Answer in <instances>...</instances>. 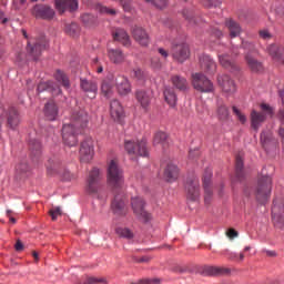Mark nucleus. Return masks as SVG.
<instances>
[{
	"instance_id": "obj_37",
	"label": "nucleus",
	"mask_w": 284,
	"mask_h": 284,
	"mask_svg": "<svg viewBox=\"0 0 284 284\" xmlns=\"http://www.w3.org/2000/svg\"><path fill=\"white\" fill-rule=\"evenodd\" d=\"M163 94H164V99H165L166 103L171 108H174L176 105V101H178L176 92L174 91V88L165 87Z\"/></svg>"
},
{
	"instance_id": "obj_42",
	"label": "nucleus",
	"mask_w": 284,
	"mask_h": 284,
	"mask_svg": "<svg viewBox=\"0 0 284 284\" xmlns=\"http://www.w3.org/2000/svg\"><path fill=\"white\" fill-rule=\"evenodd\" d=\"M216 114L220 121H227V119H230V109L227 105L219 103Z\"/></svg>"
},
{
	"instance_id": "obj_36",
	"label": "nucleus",
	"mask_w": 284,
	"mask_h": 284,
	"mask_svg": "<svg viewBox=\"0 0 284 284\" xmlns=\"http://www.w3.org/2000/svg\"><path fill=\"white\" fill-rule=\"evenodd\" d=\"M171 83L176 88V90H180V92H185V90L190 88L187 80L181 75H172Z\"/></svg>"
},
{
	"instance_id": "obj_7",
	"label": "nucleus",
	"mask_w": 284,
	"mask_h": 284,
	"mask_svg": "<svg viewBox=\"0 0 284 284\" xmlns=\"http://www.w3.org/2000/svg\"><path fill=\"white\" fill-rule=\"evenodd\" d=\"M191 79V83L196 92H202L204 94L214 92V83H212V81L202 72L193 73Z\"/></svg>"
},
{
	"instance_id": "obj_19",
	"label": "nucleus",
	"mask_w": 284,
	"mask_h": 284,
	"mask_svg": "<svg viewBox=\"0 0 284 284\" xmlns=\"http://www.w3.org/2000/svg\"><path fill=\"white\" fill-rule=\"evenodd\" d=\"M202 181L204 187V203L210 204L212 201V169H206L204 171Z\"/></svg>"
},
{
	"instance_id": "obj_39",
	"label": "nucleus",
	"mask_w": 284,
	"mask_h": 284,
	"mask_svg": "<svg viewBox=\"0 0 284 284\" xmlns=\"http://www.w3.org/2000/svg\"><path fill=\"white\" fill-rule=\"evenodd\" d=\"M153 145H161V148H168V133L158 131L153 138Z\"/></svg>"
},
{
	"instance_id": "obj_22",
	"label": "nucleus",
	"mask_w": 284,
	"mask_h": 284,
	"mask_svg": "<svg viewBox=\"0 0 284 284\" xmlns=\"http://www.w3.org/2000/svg\"><path fill=\"white\" fill-rule=\"evenodd\" d=\"M115 85L121 97H125L132 92V85H130V80L125 75H118L115 78Z\"/></svg>"
},
{
	"instance_id": "obj_53",
	"label": "nucleus",
	"mask_w": 284,
	"mask_h": 284,
	"mask_svg": "<svg viewBox=\"0 0 284 284\" xmlns=\"http://www.w3.org/2000/svg\"><path fill=\"white\" fill-rule=\"evenodd\" d=\"M160 283H161V278L154 277V278H142L132 284H160Z\"/></svg>"
},
{
	"instance_id": "obj_41",
	"label": "nucleus",
	"mask_w": 284,
	"mask_h": 284,
	"mask_svg": "<svg viewBox=\"0 0 284 284\" xmlns=\"http://www.w3.org/2000/svg\"><path fill=\"white\" fill-rule=\"evenodd\" d=\"M245 59L252 72H261V70H263V64L258 62V60L254 59V57L247 54Z\"/></svg>"
},
{
	"instance_id": "obj_32",
	"label": "nucleus",
	"mask_w": 284,
	"mask_h": 284,
	"mask_svg": "<svg viewBox=\"0 0 284 284\" xmlns=\"http://www.w3.org/2000/svg\"><path fill=\"white\" fill-rule=\"evenodd\" d=\"M80 88L83 90V92H90L91 99H94L97 95V91L99 90V87L97 85V82L88 79H81L80 80Z\"/></svg>"
},
{
	"instance_id": "obj_1",
	"label": "nucleus",
	"mask_w": 284,
	"mask_h": 284,
	"mask_svg": "<svg viewBox=\"0 0 284 284\" xmlns=\"http://www.w3.org/2000/svg\"><path fill=\"white\" fill-rule=\"evenodd\" d=\"M90 121V115L85 109L75 108L71 114V123L64 124L62 126V140L64 145L69 148H74L79 140L77 139V134L88 128V123Z\"/></svg>"
},
{
	"instance_id": "obj_64",
	"label": "nucleus",
	"mask_w": 284,
	"mask_h": 284,
	"mask_svg": "<svg viewBox=\"0 0 284 284\" xmlns=\"http://www.w3.org/2000/svg\"><path fill=\"white\" fill-rule=\"evenodd\" d=\"M159 54L162 57V59H168L170 57V52L163 48L158 49Z\"/></svg>"
},
{
	"instance_id": "obj_43",
	"label": "nucleus",
	"mask_w": 284,
	"mask_h": 284,
	"mask_svg": "<svg viewBox=\"0 0 284 284\" xmlns=\"http://www.w3.org/2000/svg\"><path fill=\"white\" fill-rule=\"evenodd\" d=\"M54 77L59 83H62L63 88H67V89L70 88V80L68 79V75L63 73V71L58 70Z\"/></svg>"
},
{
	"instance_id": "obj_60",
	"label": "nucleus",
	"mask_w": 284,
	"mask_h": 284,
	"mask_svg": "<svg viewBox=\"0 0 284 284\" xmlns=\"http://www.w3.org/2000/svg\"><path fill=\"white\" fill-rule=\"evenodd\" d=\"M212 37H215V39H221L223 37V31L219 28H212L211 29Z\"/></svg>"
},
{
	"instance_id": "obj_4",
	"label": "nucleus",
	"mask_w": 284,
	"mask_h": 284,
	"mask_svg": "<svg viewBox=\"0 0 284 284\" xmlns=\"http://www.w3.org/2000/svg\"><path fill=\"white\" fill-rule=\"evenodd\" d=\"M47 174H49L50 176H54V174H60L63 181L77 180V174L71 173L69 170H63V168L61 166V160L57 155H53L48 160Z\"/></svg>"
},
{
	"instance_id": "obj_24",
	"label": "nucleus",
	"mask_w": 284,
	"mask_h": 284,
	"mask_svg": "<svg viewBox=\"0 0 284 284\" xmlns=\"http://www.w3.org/2000/svg\"><path fill=\"white\" fill-rule=\"evenodd\" d=\"M29 152L33 163H39V161H41V154H42L41 142L37 139H31L29 141Z\"/></svg>"
},
{
	"instance_id": "obj_18",
	"label": "nucleus",
	"mask_w": 284,
	"mask_h": 284,
	"mask_svg": "<svg viewBox=\"0 0 284 284\" xmlns=\"http://www.w3.org/2000/svg\"><path fill=\"white\" fill-rule=\"evenodd\" d=\"M217 83L222 88L223 92L229 97L236 92V84L234 83V80H232V78H230L227 74L219 75Z\"/></svg>"
},
{
	"instance_id": "obj_27",
	"label": "nucleus",
	"mask_w": 284,
	"mask_h": 284,
	"mask_svg": "<svg viewBox=\"0 0 284 284\" xmlns=\"http://www.w3.org/2000/svg\"><path fill=\"white\" fill-rule=\"evenodd\" d=\"M200 65L206 74H214L216 72V62L207 54H203L200 58Z\"/></svg>"
},
{
	"instance_id": "obj_35",
	"label": "nucleus",
	"mask_w": 284,
	"mask_h": 284,
	"mask_svg": "<svg viewBox=\"0 0 284 284\" xmlns=\"http://www.w3.org/2000/svg\"><path fill=\"white\" fill-rule=\"evenodd\" d=\"M164 179L169 182L176 181L179 179V166L174 163H169L164 170Z\"/></svg>"
},
{
	"instance_id": "obj_6",
	"label": "nucleus",
	"mask_w": 284,
	"mask_h": 284,
	"mask_svg": "<svg viewBox=\"0 0 284 284\" xmlns=\"http://www.w3.org/2000/svg\"><path fill=\"white\" fill-rule=\"evenodd\" d=\"M261 110L262 112H258L256 110L251 111V115H250L251 128H253L255 132H258V128H261V125L265 123V120L267 119V116H273L274 114V109L270 106V104L262 103Z\"/></svg>"
},
{
	"instance_id": "obj_5",
	"label": "nucleus",
	"mask_w": 284,
	"mask_h": 284,
	"mask_svg": "<svg viewBox=\"0 0 284 284\" xmlns=\"http://www.w3.org/2000/svg\"><path fill=\"white\" fill-rule=\"evenodd\" d=\"M270 194H272V178L270 175H262L258 178L255 189V196L258 203H267Z\"/></svg>"
},
{
	"instance_id": "obj_34",
	"label": "nucleus",
	"mask_w": 284,
	"mask_h": 284,
	"mask_svg": "<svg viewBox=\"0 0 284 284\" xmlns=\"http://www.w3.org/2000/svg\"><path fill=\"white\" fill-rule=\"evenodd\" d=\"M114 83L115 79L112 80V78H106L102 82L101 92L106 97V99H110L112 94H114Z\"/></svg>"
},
{
	"instance_id": "obj_2",
	"label": "nucleus",
	"mask_w": 284,
	"mask_h": 284,
	"mask_svg": "<svg viewBox=\"0 0 284 284\" xmlns=\"http://www.w3.org/2000/svg\"><path fill=\"white\" fill-rule=\"evenodd\" d=\"M87 192L93 196V199L102 203H105L108 200V191L101 186V171L97 168H93L89 173L87 179Z\"/></svg>"
},
{
	"instance_id": "obj_23",
	"label": "nucleus",
	"mask_w": 284,
	"mask_h": 284,
	"mask_svg": "<svg viewBox=\"0 0 284 284\" xmlns=\"http://www.w3.org/2000/svg\"><path fill=\"white\" fill-rule=\"evenodd\" d=\"M43 114L47 121H57V116H59V105H57L54 100H51L44 104Z\"/></svg>"
},
{
	"instance_id": "obj_26",
	"label": "nucleus",
	"mask_w": 284,
	"mask_h": 284,
	"mask_svg": "<svg viewBox=\"0 0 284 284\" xmlns=\"http://www.w3.org/2000/svg\"><path fill=\"white\" fill-rule=\"evenodd\" d=\"M110 114L113 121H121L125 116L123 105L119 100H112L110 103Z\"/></svg>"
},
{
	"instance_id": "obj_17",
	"label": "nucleus",
	"mask_w": 284,
	"mask_h": 284,
	"mask_svg": "<svg viewBox=\"0 0 284 284\" xmlns=\"http://www.w3.org/2000/svg\"><path fill=\"white\" fill-rule=\"evenodd\" d=\"M131 34L139 45L142 48H148L150 45V34L142 27H133L131 30Z\"/></svg>"
},
{
	"instance_id": "obj_59",
	"label": "nucleus",
	"mask_w": 284,
	"mask_h": 284,
	"mask_svg": "<svg viewBox=\"0 0 284 284\" xmlns=\"http://www.w3.org/2000/svg\"><path fill=\"white\" fill-rule=\"evenodd\" d=\"M151 3H153V6H155V8L163 10V8H165V6H168V0H152Z\"/></svg>"
},
{
	"instance_id": "obj_45",
	"label": "nucleus",
	"mask_w": 284,
	"mask_h": 284,
	"mask_svg": "<svg viewBox=\"0 0 284 284\" xmlns=\"http://www.w3.org/2000/svg\"><path fill=\"white\" fill-rule=\"evenodd\" d=\"M182 17H184V19L186 21H189V23L191 26H196V18L194 17V11L193 10H190V9H184L182 11Z\"/></svg>"
},
{
	"instance_id": "obj_57",
	"label": "nucleus",
	"mask_w": 284,
	"mask_h": 284,
	"mask_svg": "<svg viewBox=\"0 0 284 284\" xmlns=\"http://www.w3.org/2000/svg\"><path fill=\"white\" fill-rule=\"evenodd\" d=\"M98 9L100 10V12H102L103 14H116V11L114 9H110L108 7H103V6H98Z\"/></svg>"
},
{
	"instance_id": "obj_3",
	"label": "nucleus",
	"mask_w": 284,
	"mask_h": 284,
	"mask_svg": "<svg viewBox=\"0 0 284 284\" xmlns=\"http://www.w3.org/2000/svg\"><path fill=\"white\" fill-rule=\"evenodd\" d=\"M106 182L109 187L113 190H121V187H123V170L119 168L116 160H111L108 164Z\"/></svg>"
},
{
	"instance_id": "obj_61",
	"label": "nucleus",
	"mask_w": 284,
	"mask_h": 284,
	"mask_svg": "<svg viewBox=\"0 0 284 284\" xmlns=\"http://www.w3.org/2000/svg\"><path fill=\"white\" fill-rule=\"evenodd\" d=\"M226 236L229 239H231V241H232V240H234V239H236L239 236V232L236 230H234V229H229L226 231Z\"/></svg>"
},
{
	"instance_id": "obj_21",
	"label": "nucleus",
	"mask_w": 284,
	"mask_h": 284,
	"mask_svg": "<svg viewBox=\"0 0 284 284\" xmlns=\"http://www.w3.org/2000/svg\"><path fill=\"white\" fill-rule=\"evenodd\" d=\"M19 123H21V116L19 115V111L17 108L11 106L7 111V125L10 130H17L19 128Z\"/></svg>"
},
{
	"instance_id": "obj_49",
	"label": "nucleus",
	"mask_w": 284,
	"mask_h": 284,
	"mask_svg": "<svg viewBox=\"0 0 284 284\" xmlns=\"http://www.w3.org/2000/svg\"><path fill=\"white\" fill-rule=\"evenodd\" d=\"M80 284H108V280L105 277H88Z\"/></svg>"
},
{
	"instance_id": "obj_55",
	"label": "nucleus",
	"mask_w": 284,
	"mask_h": 284,
	"mask_svg": "<svg viewBox=\"0 0 284 284\" xmlns=\"http://www.w3.org/2000/svg\"><path fill=\"white\" fill-rule=\"evenodd\" d=\"M260 39H263L264 41H270L272 39V33L267 29H262L258 31Z\"/></svg>"
},
{
	"instance_id": "obj_15",
	"label": "nucleus",
	"mask_w": 284,
	"mask_h": 284,
	"mask_svg": "<svg viewBox=\"0 0 284 284\" xmlns=\"http://www.w3.org/2000/svg\"><path fill=\"white\" fill-rule=\"evenodd\" d=\"M31 14L36 17V19L50 21V19H54V9L45 4H36L31 10Z\"/></svg>"
},
{
	"instance_id": "obj_28",
	"label": "nucleus",
	"mask_w": 284,
	"mask_h": 284,
	"mask_svg": "<svg viewBox=\"0 0 284 284\" xmlns=\"http://www.w3.org/2000/svg\"><path fill=\"white\" fill-rule=\"evenodd\" d=\"M202 274L204 276H227L230 268L225 266H204Z\"/></svg>"
},
{
	"instance_id": "obj_38",
	"label": "nucleus",
	"mask_w": 284,
	"mask_h": 284,
	"mask_svg": "<svg viewBox=\"0 0 284 284\" xmlns=\"http://www.w3.org/2000/svg\"><path fill=\"white\" fill-rule=\"evenodd\" d=\"M108 54L112 63L119 64L125 61V54H123V51H121L120 49H109Z\"/></svg>"
},
{
	"instance_id": "obj_20",
	"label": "nucleus",
	"mask_w": 284,
	"mask_h": 284,
	"mask_svg": "<svg viewBox=\"0 0 284 284\" xmlns=\"http://www.w3.org/2000/svg\"><path fill=\"white\" fill-rule=\"evenodd\" d=\"M55 8L61 14L65 11L74 12L79 10V0H55Z\"/></svg>"
},
{
	"instance_id": "obj_52",
	"label": "nucleus",
	"mask_w": 284,
	"mask_h": 284,
	"mask_svg": "<svg viewBox=\"0 0 284 284\" xmlns=\"http://www.w3.org/2000/svg\"><path fill=\"white\" fill-rule=\"evenodd\" d=\"M204 8H220L221 0H201Z\"/></svg>"
},
{
	"instance_id": "obj_46",
	"label": "nucleus",
	"mask_w": 284,
	"mask_h": 284,
	"mask_svg": "<svg viewBox=\"0 0 284 284\" xmlns=\"http://www.w3.org/2000/svg\"><path fill=\"white\" fill-rule=\"evenodd\" d=\"M115 232L122 239H134V233L128 227H118Z\"/></svg>"
},
{
	"instance_id": "obj_33",
	"label": "nucleus",
	"mask_w": 284,
	"mask_h": 284,
	"mask_svg": "<svg viewBox=\"0 0 284 284\" xmlns=\"http://www.w3.org/2000/svg\"><path fill=\"white\" fill-rule=\"evenodd\" d=\"M113 39L114 41H119L120 43H122V45H130L131 41H130V36L128 34V31L124 29H115V31H113Z\"/></svg>"
},
{
	"instance_id": "obj_40",
	"label": "nucleus",
	"mask_w": 284,
	"mask_h": 284,
	"mask_svg": "<svg viewBox=\"0 0 284 284\" xmlns=\"http://www.w3.org/2000/svg\"><path fill=\"white\" fill-rule=\"evenodd\" d=\"M244 176L245 172L243 171V158H241V155H237L235 158V179L237 181H243Z\"/></svg>"
},
{
	"instance_id": "obj_29",
	"label": "nucleus",
	"mask_w": 284,
	"mask_h": 284,
	"mask_svg": "<svg viewBox=\"0 0 284 284\" xmlns=\"http://www.w3.org/2000/svg\"><path fill=\"white\" fill-rule=\"evenodd\" d=\"M267 53L274 61L284 64V48L278 44H270L266 48Z\"/></svg>"
},
{
	"instance_id": "obj_16",
	"label": "nucleus",
	"mask_w": 284,
	"mask_h": 284,
	"mask_svg": "<svg viewBox=\"0 0 284 284\" xmlns=\"http://www.w3.org/2000/svg\"><path fill=\"white\" fill-rule=\"evenodd\" d=\"M201 197V185L199 179L193 178L186 183V199L189 201H197Z\"/></svg>"
},
{
	"instance_id": "obj_25",
	"label": "nucleus",
	"mask_w": 284,
	"mask_h": 284,
	"mask_svg": "<svg viewBox=\"0 0 284 284\" xmlns=\"http://www.w3.org/2000/svg\"><path fill=\"white\" fill-rule=\"evenodd\" d=\"M225 28L227 29L231 39H236V37H241L243 32V27H241V23L236 22V20L232 18H227L225 20Z\"/></svg>"
},
{
	"instance_id": "obj_14",
	"label": "nucleus",
	"mask_w": 284,
	"mask_h": 284,
	"mask_svg": "<svg viewBox=\"0 0 284 284\" xmlns=\"http://www.w3.org/2000/svg\"><path fill=\"white\" fill-rule=\"evenodd\" d=\"M111 209L116 216H125L128 214V200L123 193L115 194L111 203Z\"/></svg>"
},
{
	"instance_id": "obj_8",
	"label": "nucleus",
	"mask_w": 284,
	"mask_h": 284,
	"mask_svg": "<svg viewBox=\"0 0 284 284\" xmlns=\"http://www.w3.org/2000/svg\"><path fill=\"white\" fill-rule=\"evenodd\" d=\"M124 150L133 156H148V142L129 140L124 142Z\"/></svg>"
},
{
	"instance_id": "obj_44",
	"label": "nucleus",
	"mask_w": 284,
	"mask_h": 284,
	"mask_svg": "<svg viewBox=\"0 0 284 284\" xmlns=\"http://www.w3.org/2000/svg\"><path fill=\"white\" fill-rule=\"evenodd\" d=\"M65 32L69 34V37H79V32H81V29L79 28V24L71 23L65 26Z\"/></svg>"
},
{
	"instance_id": "obj_56",
	"label": "nucleus",
	"mask_w": 284,
	"mask_h": 284,
	"mask_svg": "<svg viewBox=\"0 0 284 284\" xmlns=\"http://www.w3.org/2000/svg\"><path fill=\"white\" fill-rule=\"evenodd\" d=\"M151 65L154 68V70H161V68H163V63L158 57L151 59Z\"/></svg>"
},
{
	"instance_id": "obj_10",
	"label": "nucleus",
	"mask_w": 284,
	"mask_h": 284,
	"mask_svg": "<svg viewBox=\"0 0 284 284\" xmlns=\"http://www.w3.org/2000/svg\"><path fill=\"white\" fill-rule=\"evenodd\" d=\"M131 207L133 210V214L143 223H148L152 220V215L145 211V202L141 197H132L131 199Z\"/></svg>"
},
{
	"instance_id": "obj_58",
	"label": "nucleus",
	"mask_w": 284,
	"mask_h": 284,
	"mask_svg": "<svg viewBox=\"0 0 284 284\" xmlns=\"http://www.w3.org/2000/svg\"><path fill=\"white\" fill-rule=\"evenodd\" d=\"M222 254L224 256H227L230 258V261H239V254H236L234 252H230L229 250H225L222 252Z\"/></svg>"
},
{
	"instance_id": "obj_54",
	"label": "nucleus",
	"mask_w": 284,
	"mask_h": 284,
	"mask_svg": "<svg viewBox=\"0 0 284 284\" xmlns=\"http://www.w3.org/2000/svg\"><path fill=\"white\" fill-rule=\"evenodd\" d=\"M49 214L52 219V221H57V217L61 216L63 212L61 211V207H53L49 211Z\"/></svg>"
},
{
	"instance_id": "obj_13",
	"label": "nucleus",
	"mask_w": 284,
	"mask_h": 284,
	"mask_svg": "<svg viewBox=\"0 0 284 284\" xmlns=\"http://www.w3.org/2000/svg\"><path fill=\"white\" fill-rule=\"evenodd\" d=\"M94 159V141L92 138H87L80 146V160L83 163H90Z\"/></svg>"
},
{
	"instance_id": "obj_30",
	"label": "nucleus",
	"mask_w": 284,
	"mask_h": 284,
	"mask_svg": "<svg viewBox=\"0 0 284 284\" xmlns=\"http://www.w3.org/2000/svg\"><path fill=\"white\" fill-rule=\"evenodd\" d=\"M51 92L53 97H59L61 94V88L54 84L52 81L40 82L38 84V92Z\"/></svg>"
},
{
	"instance_id": "obj_9",
	"label": "nucleus",
	"mask_w": 284,
	"mask_h": 284,
	"mask_svg": "<svg viewBox=\"0 0 284 284\" xmlns=\"http://www.w3.org/2000/svg\"><path fill=\"white\" fill-rule=\"evenodd\" d=\"M272 221L276 230H284V202L281 199L273 201Z\"/></svg>"
},
{
	"instance_id": "obj_62",
	"label": "nucleus",
	"mask_w": 284,
	"mask_h": 284,
	"mask_svg": "<svg viewBox=\"0 0 284 284\" xmlns=\"http://www.w3.org/2000/svg\"><path fill=\"white\" fill-rule=\"evenodd\" d=\"M242 48L244 50H254V43L250 41L242 40Z\"/></svg>"
},
{
	"instance_id": "obj_11",
	"label": "nucleus",
	"mask_w": 284,
	"mask_h": 284,
	"mask_svg": "<svg viewBox=\"0 0 284 284\" xmlns=\"http://www.w3.org/2000/svg\"><path fill=\"white\" fill-rule=\"evenodd\" d=\"M47 47H48V41L45 40L44 37H41L37 39L34 42L32 41L28 42L27 52L29 57L33 59V61H37L39 57H41V52H43V50H45Z\"/></svg>"
},
{
	"instance_id": "obj_63",
	"label": "nucleus",
	"mask_w": 284,
	"mask_h": 284,
	"mask_svg": "<svg viewBox=\"0 0 284 284\" xmlns=\"http://www.w3.org/2000/svg\"><path fill=\"white\" fill-rule=\"evenodd\" d=\"M132 75L134 77V79H138V81H141V79H143V72L141 71V69H134Z\"/></svg>"
},
{
	"instance_id": "obj_51",
	"label": "nucleus",
	"mask_w": 284,
	"mask_h": 284,
	"mask_svg": "<svg viewBox=\"0 0 284 284\" xmlns=\"http://www.w3.org/2000/svg\"><path fill=\"white\" fill-rule=\"evenodd\" d=\"M232 110L233 114H235L240 123H242V125H245V123H247V116H245V114H243V112H241V110H239V108L236 106H233Z\"/></svg>"
},
{
	"instance_id": "obj_50",
	"label": "nucleus",
	"mask_w": 284,
	"mask_h": 284,
	"mask_svg": "<svg viewBox=\"0 0 284 284\" xmlns=\"http://www.w3.org/2000/svg\"><path fill=\"white\" fill-rule=\"evenodd\" d=\"M16 172L19 176H23V174H28V172H30V166L28 163L22 162L16 166Z\"/></svg>"
},
{
	"instance_id": "obj_31",
	"label": "nucleus",
	"mask_w": 284,
	"mask_h": 284,
	"mask_svg": "<svg viewBox=\"0 0 284 284\" xmlns=\"http://www.w3.org/2000/svg\"><path fill=\"white\" fill-rule=\"evenodd\" d=\"M135 98L138 103L140 104V108H142L143 111L148 112L150 110V103H152V97L150 93L145 91H138L135 93Z\"/></svg>"
},
{
	"instance_id": "obj_12",
	"label": "nucleus",
	"mask_w": 284,
	"mask_h": 284,
	"mask_svg": "<svg viewBox=\"0 0 284 284\" xmlns=\"http://www.w3.org/2000/svg\"><path fill=\"white\" fill-rule=\"evenodd\" d=\"M171 52L174 61H178V63H185L190 59V47L185 42L174 44Z\"/></svg>"
},
{
	"instance_id": "obj_47",
	"label": "nucleus",
	"mask_w": 284,
	"mask_h": 284,
	"mask_svg": "<svg viewBox=\"0 0 284 284\" xmlns=\"http://www.w3.org/2000/svg\"><path fill=\"white\" fill-rule=\"evenodd\" d=\"M277 119L281 123L280 130H278V135L282 139V143H284V110H280L277 113Z\"/></svg>"
},
{
	"instance_id": "obj_48",
	"label": "nucleus",
	"mask_w": 284,
	"mask_h": 284,
	"mask_svg": "<svg viewBox=\"0 0 284 284\" xmlns=\"http://www.w3.org/2000/svg\"><path fill=\"white\" fill-rule=\"evenodd\" d=\"M219 59H220V63H221V65H223V68H232L233 63H232V58H230V55L219 53Z\"/></svg>"
}]
</instances>
